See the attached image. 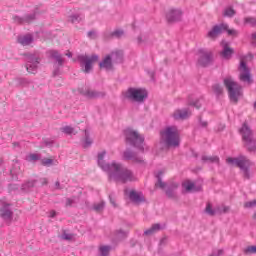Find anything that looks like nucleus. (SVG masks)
Segmentation results:
<instances>
[{
  "label": "nucleus",
  "mask_w": 256,
  "mask_h": 256,
  "mask_svg": "<svg viewBox=\"0 0 256 256\" xmlns=\"http://www.w3.org/2000/svg\"><path fill=\"white\" fill-rule=\"evenodd\" d=\"M161 229H163V226H161V224H154V225H152L151 228L146 230L144 232V234H146V235H154V233H157L158 231H161Z\"/></svg>",
  "instance_id": "c85d7f7f"
},
{
  "label": "nucleus",
  "mask_w": 256,
  "mask_h": 256,
  "mask_svg": "<svg viewBox=\"0 0 256 256\" xmlns=\"http://www.w3.org/2000/svg\"><path fill=\"white\" fill-rule=\"evenodd\" d=\"M67 57H73V54L71 52L66 53Z\"/></svg>",
  "instance_id": "6e6d98bb"
},
{
  "label": "nucleus",
  "mask_w": 256,
  "mask_h": 256,
  "mask_svg": "<svg viewBox=\"0 0 256 256\" xmlns=\"http://www.w3.org/2000/svg\"><path fill=\"white\" fill-rule=\"evenodd\" d=\"M47 54L48 57H50L51 59H55L58 65H63V57L61 56V54H59L57 50H49Z\"/></svg>",
  "instance_id": "b1692460"
},
{
  "label": "nucleus",
  "mask_w": 256,
  "mask_h": 256,
  "mask_svg": "<svg viewBox=\"0 0 256 256\" xmlns=\"http://www.w3.org/2000/svg\"><path fill=\"white\" fill-rule=\"evenodd\" d=\"M56 216H57V212H55V210H51L49 212L48 217H50L51 219L55 218Z\"/></svg>",
  "instance_id": "3c124183"
},
{
  "label": "nucleus",
  "mask_w": 256,
  "mask_h": 256,
  "mask_svg": "<svg viewBox=\"0 0 256 256\" xmlns=\"http://www.w3.org/2000/svg\"><path fill=\"white\" fill-rule=\"evenodd\" d=\"M123 35H124L123 30H115L114 32L111 33V37H116V38L123 37Z\"/></svg>",
  "instance_id": "c03bdc74"
},
{
  "label": "nucleus",
  "mask_w": 256,
  "mask_h": 256,
  "mask_svg": "<svg viewBox=\"0 0 256 256\" xmlns=\"http://www.w3.org/2000/svg\"><path fill=\"white\" fill-rule=\"evenodd\" d=\"M105 207V202H99L94 204L93 209L94 211H97V213L101 212V210Z\"/></svg>",
  "instance_id": "4c0bfd02"
},
{
  "label": "nucleus",
  "mask_w": 256,
  "mask_h": 256,
  "mask_svg": "<svg viewBox=\"0 0 256 256\" xmlns=\"http://www.w3.org/2000/svg\"><path fill=\"white\" fill-rule=\"evenodd\" d=\"M62 239H65V241H71L73 239V234H69L67 232H64L62 234Z\"/></svg>",
  "instance_id": "49530a36"
},
{
  "label": "nucleus",
  "mask_w": 256,
  "mask_h": 256,
  "mask_svg": "<svg viewBox=\"0 0 256 256\" xmlns=\"http://www.w3.org/2000/svg\"><path fill=\"white\" fill-rule=\"evenodd\" d=\"M251 59H253V56H251V54L240 57V81H242L243 83H247L248 85H251V83H253V79L251 78V72L247 68V61H251Z\"/></svg>",
  "instance_id": "0eeeda50"
},
{
  "label": "nucleus",
  "mask_w": 256,
  "mask_h": 256,
  "mask_svg": "<svg viewBox=\"0 0 256 256\" xmlns=\"http://www.w3.org/2000/svg\"><path fill=\"white\" fill-rule=\"evenodd\" d=\"M116 237L118 239H123L124 237H127V232H125L123 230H119V231H117Z\"/></svg>",
  "instance_id": "a18cd8bd"
},
{
  "label": "nucleus",
  "mask_w": 256,
  "mask_h": 256,
  "mask_svg": "<svg viewBox=\"0 0 256 256\" xmlns=\"http://www.w3.org/2000/svg\"><path fill=\"white\" fill-rule=\"evenodd\" d=\"M143 41V38L141 36L138 37V43H141Z\"/></svg>",
  "instance_id": "13d9d810"
},
{
  "label": "nucleus",
  "mask_w": 256,
  "mask_h": 256,
  "mask_svg": "<svg viewBox=\"0 0 256 256\" xmlns=\"http://www.w3.org/2000/svg\"><path fill=\"white\" fill-rule=\"evenodd\" d=\"M252 39H253L254 41H256V33H254V34L252 35Z\"/></svg>",
  "instance_id": "052dcab7"
},
{
  "label": "nucleus",
  "mask_w": 256,
  "mask_h": 256,
  "mask_svg": "<svg viewBox=\"0 0 256 256\" xmlns=\"http://www.w3.org/2000/svg\"><path fill=\"white\" fill-rule=\"evenodd\" d=\"M223 15H224V17H233V15H235V10H233V8H231V7H227L224 10Z\"/></svg>",
  "instance_id": "e433bc0d"
},
{
  "label": "nucleus",
  "mask_w": 256,
  "mask_h": 256,
  "mask_svg": "<svg viewBox=\"0 0 256 256\" xmlns=\"http://www.w3.org/2000/svg\"><path fill=\"white\" fill-rule=\"evenodd\" d=\"M79 92L81 95H84V97H87L88 99H103V97H105V92L89 88H82L79 90Z\"/></svg>",
  "instance_id": "4468645a"
},
{
  "label": "nucleus",
  "mask_w": 256,
  "mask_h": 256,
  "mask_svg": "<svg viewBox=\"0 0 256 256\" xmlns=\"http://www.w3.org/2000/svg\"><path fill=\"white\" fill-rule=\"evenodd\" d=\"M124 99L133 103H143L148 97V92L144 88L130 87L122 92Z\"/></svg>",
  "instance_id": "7ed1b4c3"
},
{
  "label": "nucleus",
  "mask_w": 256,
  "mask_h": 256,
  "mask_svg": "<svg viewBox=\"0 0 256 256\" xmlns=\"http://www.w3.org/2000/svg\"><path fill=\"white\" fill-rule=\"evenodd\" d=\"M107 152L102 150L98 153V165L99 167L108 173L109 179L113 181H120V183H127V181H135V176L131 170L123 166L121 163L112 162L111 164L105 163V156Z\"/></svg>",
  "instance_id": "f257e3e1"
},
{
  "label": "nucleus",
  "mask_w": 256,
  "mask_h": 256,
  "mask_svg": "<svg viewBox=\"0 0 256 256\" xmlns=\"http://www.w3.org/2000/svg\"><path fill=\"white\" fill-rule=\"evenodd\" d=\"M33 185H35V182L34 181H29L26 184H23L21 186V190L22 191H27L28 189H30V187H33Z\"/></svg>",
  "instance_id": "79ce46f5"
},
{
  "label": "nucleus",
  "mask_w": 256,
  "mask_h": 256,
  "mask_svg": "<svg viewBox=\"0 0 256 256\" xmlns=\"http://www.w3.org/2000/svg\"><path fill=\"white\" fill-rule=\"evenodd\" d=\"M173 119L176 121H183L191 117V110L189 108L177 109L172 114Z\"/></svg>",
  "instance_id": "dca6fc26"
},
{
  "label": "nucleus",
  "mask_w": 256,
  "mask_h": 256,
  "mask_svg": "<svg viewBox=\"0 0 256 256\" xmlns=\"http://www.w3.org/2000/svg\"><path fill=\"white\" fill-rule=\"evenodd\" d=\"M110 57L112 58V61H114V63H121V61H123V51H114L110 54Z\"/></svg>",
  "instance_id": "a878e982"
},
{
  "label": "nucleus",
  "mask_w": 256,
  "mask_h": 256,
  "mask_svg": "<svg viewBox=\"0 0 256 256\" xmlns=\"http://www.w3.org/2000/svg\"><path fill=\"white\" fill-rule=\"evenodd\" d=\"M224 85L228 91L230 100L233 103H237L239 97H241V86L229 76L224 79Z\"/></svg>",
  "instance_id": "423d86ee"
},
{
  "label": "nucleus",
  "mask_w": 256,
  "mask_h": 256,
  "mask_svg": "<svg viewBox=\"0 0 256 256\" xmlns=\"http://www.w3.org/2000/svg\"><path fill=\"white\" fill-rule=\"evenodd\" d=\"M203 161H209L210 163H219V157L217 156H203Z\"/></svg>",
  "instance_id": "72a5a7b5"
},
{
  "label": "nucleus",
  "mask_w": 256,
  "mask_h": 256,
  "mask_svg": "<svg viewBox=\"0 0 256 256\" xmlns=\"http://www.w3.org/2000/svg\"><path fill=\"white\" fill-rule=\"evenodd\" d=\"M126 140L130 145H133L136 147V149H139L143 153L147 147L145 146V138L139 134V132L133 130V129H127L125 131Z\"/></svg>",
  "instance_id": "20e7f679"
},
{
  "label": "nucleus",
  "mask_w": 256,
  "mask_h": 256,
  "mask_svg": "<svg viewBox=\"0 0 256 256\" xmlns=\"http://www.w3.org/2000/svg\"><path fill=\"white\" fill-rule=\"evenodd\" d=\"M254 219L256 220V213L254 214Z\"/></svg>",
  "instance_id": "338daca9"
},
{
  "label": "nucleus",
  "mask_w": 256,
  "mask_h": 256,
  "mask_svg": "<svg viewBox=\"0 0 256 256\" xmlns=\"http://www.w3.org/2000/svg\"><path fill=\"white\" fill-rule=\"evenodd\" d=\"M226 163L230 165V167H239L244 173V177L249 179V167H251V161L247 159L245 156H239L238 158H227Z\"/></svg>",
  "instance_id": "39448f33"
},
{
  "label": "nucleus",
  "mask_w": 256,
  "mask_h": 256,
  "mask_svg": "<svg viewBox=\"0 0 256 256\" xmlns=\"http://www.w3.org/2000/svg\"><path fill=\"white\" fill-rule=\"evenodd\" d=\"M245 209H255L256 207V200L248 201L244 203Z\"/></svg>",
  "instance_id": "58836bf2"
},
{
  "label": "nucleus",
  "mask_w": 256,
  "mask_h": 256,
  "mask_svg": "<svg viewBox=\"0 0 256 256\" xmlns=\"http://www.w3.org/2000/svg\"><path fill=\"white\" fill-rule=\"evenodd\" d=\"M254 107H255V109H256V102H255V104H254Z\"/></svg>",
  "instance_id": "774afa93"
},
{
  "label": "nucleus",
  "mask_w": 256,
  "mask_h": 256,
  "mask_svg": "<svg viewBox=\"0 0 256 256\" xmlns=\"http://www.w3.org/2000/svg\"><path fill=\"white\" fill-rule=\"evenodd\" d=\"M33 19H35V15L26 16L24 19L19 16L14 17L15 23H31Z\"/></svg>",
  "instance_id": "cd10ccee"
},
{
  "label": "nucleus",
  "mask_w": 256,
  "mask_h": 256,
  "mask_svg": "<svg viewBox=\"0 0 256 256\" xmlns=\"http://www.w3.org/2000/svg\"><path fill=\"white\" fill-rule=\"evenodd\" d=\"M21 173V168H19V164H15L13 169L10 170V174L12 177H15Z\"/></svg>",
  "instance_id": "c9c22d12"
},
{
  "label": "nucleus",
  "mask_w": 256,
  "mask_h": 256,
  "mask_svg": "<svg viewBox=\"0 0 256 256\" xmlns=\"http://www.w3.org/2000/svg\"><path fill=\"white\" fill-rule=\"evenodd\" d=\"M240 134L242 136L243 143L248 151H255L256 150V141L253 138V132L251 128L247 124H243L240 129Z\"/></svg>",
  "instance_id": "6e6552de"
},
{
  "label": "nucleus",
  "mask_w": 256,
  "mask_h": 256,
  "mask_svg": "<svg viewBox=\"0 0 256 256\" xmlns=\"http://www.w3.org/2000/svg\"><path fill=\"white\" fill-rule=\"evenodd\" d=\"M59 185H60V183H59V182H56V183H55V187H56V189H60Z\"/></svg>",
  "instance_id": "4d7b16f0"
},
{
  "label": "nucleus",
  "mask_w": 256,
  "mask_h": 256,
  "mask_svg": "<svg viewBox=\"0 0 256 256\" xmlns=\"http://www.w3.org/2000/svg\"><path fill=\"white\" fill-rule=\"evenodd\" d=\"M244 23L246 25H250L251 27H256V18L253 17H246L244 19Z\"/></svg>",
  "instance_id": "f704fd0d"
},
{
  "label": "nucleus",
  "mask_w": 256,
  "mask_h": 256,
  "mask_svg": "<svg viewBox=\"0 0 256 256\" xmlns=\"http://www.w3.org/2000/svg\"><path fill=\"white\" fill-rule=\"evenodd\" d=\"M161 175H163V171H160L156 174V177L158 181L156 182V187H160V189H164L166 191V195L169 197H175L176 195V189H177V184H172V185H167L161 180Z\"/></svg>",
  "instance_id": "9b49d317"
},
{
  "label": "nucleus",
  "mask_w": 256,
  "mask_h": 256,
  "mask_svg": "<svg viewBox=\"0 0 256 256\" xmlns=\"http://www.w3.org/2000/svg\"><path fill=\"white\" fill-rule=\"evenodd\" d=\"M1 209H0V213L1 216L3 217V219H11V216L13 215V212L11 211V204H9L8 202L2 201L1 202Z\"/></svg>",
  "instance_id": "a211bd4d"
},
{
  "label": "nucleus",
  "mask_w": 256,
  "mask_h": 256,
  "mask_svg": "<svg viewBox=\"0 0 256 256\" xmlns=\"http://www.w3.org/2000/svg\"><path fill=\"white\" fill-rule=\"evenodd\" d=\"M88 37H89V39H97V31L92 30V31L88 32Z\"/></svg>",
  "instance_id": "de8ad7c7"
},
{
  "label": "nucleus",
  "mask_w": 256,
  "mask_h": 256,
  "mask_svg": "<svg viewBox=\"0 0 256 256\" xmlns=\"http://www.w3.org/2000/svg\"><path fill=\"white\" fill-rule=\"evenodd\" d=\"M213 59V54L209 50L201 49L198 51V63L202 67H207Z\"/></svg>",
  "instance_id": "ddd939ff"
},
{
  "label": "nucleus",
  "mask_w": 256,
  "mask_h": 256,
  "mask_svg": "<svg viewBox=\"0 0 256 256\" xmlns=\"http://www.w3.org/2000/svg\"><path fill=\"white\" fill-rule=\"evenodd\" d=\"M78 61L83 68L84 73H91L93 70V65L99 61V56L97 54L80 55L78 56Z\"/></svg>",
  "instance_id": "9d476101"
},
{
  "label": "nucleus",
  "mask_w": 256,
  "mask_h": 256,
  "mask_svg": "<svg viewBox=\"0 0 256 256\" xmlns=\"http://www.w3.org/2000/svg\"><path fill=\"white\" fill-rule=\"evenodd\" d=\"M202 127H207V122H201Z\"/></svg>",
  "instance_id": "bf43d9fd"
},
{
  "label": "nucleus",
  "mask_w": 256,
  "mask_h": 256,
  "mask_svg": "<svg viewBox=\"0 0 256 256\" xmlns=\"http://www.w3.org/2000/svg\"><path fill=\"white\" fill-rule=\"evenodd\" d=\"M20 83H21V85H28L29 84V80L25 79V78H22V79H20Z\"/></svg>",
  "instance_id": "603ef678"
},
{
  "label": "nucleus",
  "mask_w": 256,
  "mask_h": 256,
  "mask_svg": "<svg viewBox=\"0 0 256 256\" xmlns=\"http://www.w3.org/2000/svg\"><path fill=\"white\" fill-rule=\"evenodd\" d=\"M3 165V159L0 158V167Z\"/></svg>",
  "instance_id": "0e129e2a"
},
{
  "label": "nucleus",
  "mask_w": 256,
  "mask_h": 256,
  "mask_svg": "<svg viewBox=\"0 0 256 256\" xmlns=\"http://www.w3.org/2000/svg\"><path fill=\"white\" fill-rule=\"evenodd\" d=\"M82 19L83 17H81L80 15H72L69 17V21L71 23H79Z\"/></svg>",
  "instance_id": "ea45409f"
},
{
  "label": "nucleus",
  "mask_w": 256,
  "mask_h": 256,
  "mask_svg": "<svg viewBox=\"0 0 256 256\" xmlns=\"http://www.w3.org/2000/svg\"><path fill=\"white\" fill-rule=\"evenodd\" d=\"M183 189H185L187 192H193V191H199V188L195 186V183L191 180H185L182 183Z\"/></svg>",
  "instance_id": "393cba45"
},
{
  "label": "nucleus",
  "mask_w": 256,
  "mask_h": 256,
  "mask_svg": "<svg viewBox=\"0 0 256 256\" xmlns=\"http://www.w3.org/2000/svg\"><path fill=\"white\" fill-rule=\"evenodd\" d=\"M39 65V56L36 54H29L26 58V69L28 73L35 75L37 73V67Z\"/></svg>",
  "instance_id": "f8f14e48"
},
{
  "label": "nucleus",
  "mask_w": 256,
  "mask_h": 256,
  "mask_svg": "<svg viewBox=\"0 0 256 256\" xmlns=\"http://www.w3.org/2000/svg\"><path fill=\"white\" fill-rule=\"evenodd\" d=\"M214 93L216 95H221V93H223V87H221V85L219 84H215L213 87H212Z\"/></svg>",
  "instance_id": "a19ab883"
},
{
  "label": "nucleus",
  "mask_w": 256,
  "mask_h": 256,
  "mask_svg": "<svg viewBox=\"0 0 256 256\" xmlns=\"http://www.w3.org/2000/svg\"><path fill=\"white\" fill-rule=\"evenodd\" d=\"M73 203H75V199L73 198H67L66 199V206L70 207V205H73Z\"/></svg>",
  "instance_id": "09e8293b"
},
{
  "label": "nucleus",
  "mask_w": 256,
  "mask_h": 256,
  "mask_svg": "<svg viewBox=\"0 0 256 256\" xmlns=\"http://www.w3.org/2000/svg\"><path fill=\"white\" fill-rule=\"evenodd\" d=\"M18 43L23 45V47L31 45L33 43V36L31 34L21 35L18 37Z\"/></svg>",
  "instance_id": "5701e85b"
},
{
  "label": "nucleus",
  "mask_w": 256,
  "mask_h": 256,
  "mask_svg": "<svg viewBox=\"0 0 256 256\" xmlns=\"http://www.w3.org/2000/svg\"><path fill=\"white\" fill-rule=\"evenodd\" d=\"M109 253H111V246L102 245L99 247V254L101 256H109Z\"/></svg>",
  "instance_id": "2f4dec72"
},
{
  "label": "nucleus",
  "mask_w": 256,
  "mask_h": 256,
  "mask_svg": "<svg viewBox=\"0 0 256 256\" xmlns=\"http://www.w3.org/2000/svg\"><path fill=\"white\" fill-rule=\"evenodd\" d=\"M221 46H222V52H221L222 57L224 59H231V55H233V49L229 47V42L222 41Z\"/></svg>",
  "instance_id": "aec40b11"
},
{
  "label": "nucleus",
  "mask_w": 256,
  "mask_h": 256,
  "mask_svg": "<svg viewBox=\"0 0 256 256\" xmlns=\"http://www.w3.org/2000/svg\"><path fill=\"white\" fill-rule=\"evenodd\" d=\"M124 159L128 161H133V163H143V157H138L137 154L126 150L123 154Z\"/></svg>",
  "instance_id": "412c9836"
},
{
  "label": "nucleus",
  "mask_w": 256,
  "mask_h": 256,
  "mask_svg": "<svg viewBox=\"0 0 256 256\" xmlns=\"http://www.w3.org/2000/svg\"><path fill=\"white\" fill-rule=\"evenodd\" d=\"M44 143L46 147H51V145H53V141H49V140H44Z\"/></svg>",
  "instance_id": "5fc2aeb1"
},
{
  "label": "nucleus",
  "mask_w": 256,
  "mask_h": 256,
  "mask_svg": "<svg viewBox=\"0 0 256 256\" xmlns=\"http://www.w3.org/2000/svg\"><path fill=\"white\" fill-rule=\"evenodd\" d=\"M205 213H207V215H215L217 213H229V207L228 206H221L219 207L217 210L213 209V207L211 206V204H207L206 208H205Z\"/></svg>",
  "instance_id": "6ab92c4d"
},
{
  "label": "nucleus",
  "mask_w": 256,
  "mask_h": 256,
  "mask_svg": "<svg viewBox=\"0 0 256 256\" xmlns=\"http://www.w3.org/2000/svg\"><path fill=\"white\" fill-rule=\"evenodd\" d=\"M83 147L87 149V147H91L93 145V138L89 135V131L85 130L84 132V140L82 141Z\"/></svg>",
  "instance_id": "bb28decb"
},
{
  "label": "nucleus",
  "mask_w": 256,
  "mask_h": 256,
  "mask_svg": "<svg viewBox=\"0 0 256 256\" xmlns=\"http://www.w3.org/2000/svg\"><path fill=\"white\" fill-rule=\"evenodd\" d=\"M17 145H19V143H14V146H17Z\"/></svg>",
  "instance_id": "69168bd1"
},
{
  "label": "nucleus",
  "mask_w": 256,
  "mask_h": 256,
  "mask_svg": "<svg viewBox=\"0 0 256 256\" xmlns=\"http://www.w3.org/2000/svg\"><path fill=\"white\" fill-rule=\"evenodd\" d=\"M160 145L161 149L165 147H179L181 143V137L179 129L176 126H168L161 131Z\"/></svg>",
  "instance_id": "f03ea898"
},
{
  "label": "nucleus",
  "mask_w": 256,
  "mask_h": 256,
  "mask_svg": "<svg viewBox=\"0 0 256 256\" xmlns=\"http://www.w3.org/2000/svg\"><path fill=\"white\" fill-rule=\"evenodd\" d=\"M15 189H19V185L17 184L10 185V191H15Z\"/></svg>",
  "instance_id": "864d4df0"
},
{
  "label": "nucleus",
  "mask_w": 256,
  "mask_h": 256,
  "mask_svg": "<svg viewBox=\"0 0 256 256\" xmlns=\"http://www.w3.org/2000/svg\"><path fill=\"white\" fill-rule=\"evenodd\" d=\"M43 184H44V185H47V179H44V180H43Z\"/></svg>",
  "instance_id": "e2e57ef3"
},
{
  "label": "nucleus",
  "mask_w": 256,
  "mask_h": 256,
  "mask_svg": "<svg viewBox=\"0 0 256 256\" xmlns=\"http://www.w3.org/2000/svg\"><path fill=\"white\" fill-rule=\"evenodd\" d=\"M100 69H105L106 71H111L113 69V58L111 55H107L101 62H100Z\"/></svg>",
  "instance_id": "4be33fe9"
},
{
  "label": "nucleus",
  "mask_w": 256,
  "mask_h": 256,
  "mask_svg": "<svg viewBox=\"0 0 256 256\" xmlns=\"http://www.w3.org/2000/svg\"><path fill=\"white\" fill-rule=\"evenodd\" d=\"M245 253H247V255L255 254L256 253V246H248L245 249Z\"/></svg>",
  "instance_id": "37998d69"
},
{
  "label": "nucleus",
  "mask_w": 256,
  "mask_h": 256,
  "mask_svg": "<svg viewBox=\"0 0 256 256\" xmlns=\"http://www.w3.org/2000/svg\"><path fill=\"white\" fill-rule=\"evenodd\" d=\"M183 17V11L179 8L170 9L166 14V19L169 23H175L177 21H181Z\"/></svg>",
  "instance_id": "2eb2a0df"
},
{
  "label": "nucleus",
  "mask_w": 256,
  "mask_h": 256,
  "mask_svg": "<svg viewBox=\"0 0 256 256\" xmlns=\"http://www.w3.org/2000/svg\"><path fill=\"white\" fill-rule=\"evenodd\" d=\"M110 202L112 203V205L115 207V201L113 199L110 198Z\"/></svg>",
  "instance_id": "680f3d73"
},
{
  "label": "nucleus",
  "mask_w": 256,
  "mask_h": 256,
  "mask_svg": "<svg viewBox=\"0 0 256 256\" xmlns=\"http://www.w3.org/2000/svg\"><path fill=\"white\" fill-rule=\"evenodd\" d=\"M42 165L44 167H51L53 165H59V162L57 160H53L51 158H44L41 160Z\"/></svg>",
  "instance_id": "7c9ffc66"
},
{
  "label": "nucleus",
  "mask_w": 256,
  "mask_h": 256,
  "mask_svg": "<svg viewBox=\"0 0 256 256\" xmlns=\"http://www.w3.org/2000/svg\"><path fill=\"white\" fill-rule=\"evenodd\" d=\"M125 195L129 196L130 201H132V203H143V201H145V196H143V193L141 192H137L135 190H131L130 192H125Z\"/></svg>",
  "instance_id": "f3484780"
},
{
  "label": "nucleus",
  "mask_w": 256,
  "mask_h": 256,
  "mask_svg": "<svg viewBox=\"0 0 256 256\" xmlns=\"http://www.w3.org/2000/svg\"><path fill=\"white\" fill-rule=\"evenodd\" d=\"M60 131L65 133V135H77V130L71 126H63Z\"/></svg>",
  "instance_id": "c756f323"
},
{
  "label": "nucleus",
  "mask_w": 256,
  "mask_h": 256,
  "mask_svg": "<svg viewBox=\"0 0 256 256\" xmlns=\"http://www.w3.org/2000/svg\"><path fill=\"white\" fill-rule=\"evenodd\" d=\"M26 161H29L30 163H35V161H39L41 159V156L39 154L30 153L26 155Z\"/></svg>",
  "instance_id": "473e14b6"
},
{
  "label": "nucleus",
  "mask_w": 256,
  "mask_h": 256,
  "mask_svg": "<svg viewBox=\"0 0 256 256\" xmlns=\"http://www.w3.org/2000/svg\"><path fill=\"white\" fill-rule=\"evenodd\" d=\"M222 31H226L230 37H237V35H239V31L229 28L227 24H221L214 26L211 31L208 32L207 36L209 39H216V37L221 35Z\"/></svg>",
  "instance_id": "1a4fd4ad"
},
{
  "label": "nucleus",
  "mask_w": 256,
  "mask_h": 256,
  "mask_svg": "<svg viewBox=\"0 0 256 256\" xmlns=\"http://www.w3.org/2000/svg\"><path fill=\"white\" fill-rule=\"evenodd\" d=\"M191 105L196 107V109H199L201 107V100H197L196 102L192 103Z\"/></svg>",
  "instance_id": "8fccbe9b"
}]
</instances>
